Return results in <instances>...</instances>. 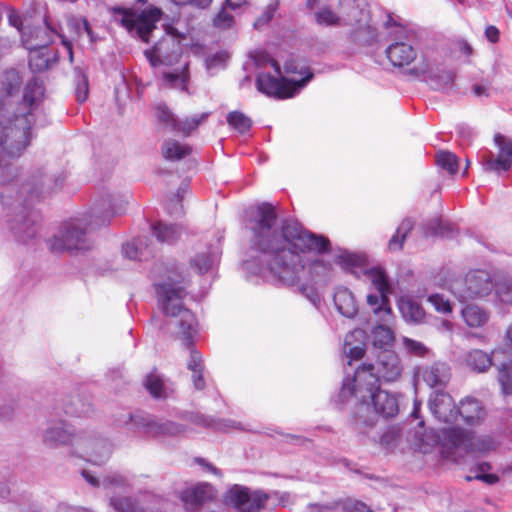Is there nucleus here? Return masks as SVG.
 Segmentation results:
<instances>
[{
	"label": "nucleus",
	"mask_w": 512,
	"mask_h": 512,
	"mask_svg": "<svg viewBox=\"0 0 512 512\" xmlns=\"http://www.w3.org/2000/svg\"><path fill=\"white\" fill-rule=\"evenodd\" d=\"M245 228L252 234V245L261 254L243 261L250 275H259L285 286H297L311 302L319 297L315 288L301 283L306 271L300 253H326L328 238L305 230L294 220L280 219L277 208L269 202L252 205L245 210Z\"/></svg>",
	"instance_id": "obj_1"
},
{
	"label": "nucleus",
	"mask_w": 512,
	"mask_h": 512,
	"mask_svg": "<svg viewBox=\"0 0 512 512\" xmlns=\"http://www.w3.org/2000/svg\"><path fill=\"white\" fill-rule=\"evenodd\" d=\"M336 404L353 407L352 423L360 433L376 423V416L394 417L399 410L395 394L382 386H341Z\"/></svg>",
	"instance_id": "obj_2"
},
{
	"label": "nucleus",
	"mask_w": 512,
	"mask_h": 512,
	"mask_svg": "<svg viewBox=\"0 0 512 512\" xmlns=\"http://www.w3.org/2000/svg\"><path fill=\"white\" fill-rule=\"evenodd\" d=\"M42 442L48 448L68 447L71 457H76L94 465H102L112 453V444L94 431H72L63 420H51L42 431Z\"/></svg>",
	"instance_id": "obj_3"
},
{
	"label": "nucleus",
	"mask_w": 512,
	"mask_h": 512,
	"mask_svg": "<svg viewBox=\"0 0 512 512\" xmlns=\"http://www.w3.org/2000/svg\"><path fill=\"white\" fill-rule=\"evenodd\" d=\"M158 305L168 317L165 326L173 328V333L181 340L182 345L191 348L196 334V318L191 310L185 308L182 300L187 295L185 285L171 278L156 285Z\"/></svg>",
	"instance_id": "obj_4"
},
{
	"label": "nucleus",
	"mask_w": 512,
	"mask_h": 512,
	"mask_svg": "<svg viewBox=\"0 0 512 512\" xmlns=\"http://www.w3.org/2000/svg\"><path fill=\"white\" fill-rule=\"evenodd\" d=\"M112 216L109 209L102 212L93 208L89 218L81 217L64 222L58 232L47 240V246L52 253L74 254L88 251L93 246L88 227L95 229L105 226L109 224Z\"/></svg>",
	"instance_id": "obj_5"
},
{
	"label": "nucleus",
	"mask_w": 512,
	"mask_h": 512,
	"mask_svg": "<svg viewBox=\"0 0 512 512\" xmlns=\"http://www.w3.org/2000/svg\"><path fill=\"white\" fill-rule=\"evenodd\" d=\"M33 137L29 116L17 118L14 127H0V183L5 185L19 176V167L11 160L20 157Z\"/></svg>",
	"instance_id": "obj_6"
},
{
	"label": "nucleus",
	"mask_w": 512,
	"mask_h": 512,
	"mask_svg": "<svg viewBox=\"0 0 512 512\" xmlns=\"http://www.w3.org/2000/svg\"><path fill=\"white\" fill-rule=\"evenodd\" d=\"M114 423L129 432L151 438L176 436L184 431L180 424L173 421L159 422L153 416L139 410H121L114 415Z\"/></svg>",
	"instance_id": "obj_7"
},
{
	"label": "nucleus",
	"mask_w": 512,
	"mask_h": 512,
	"mask_svg": "<svg viewBox=\"0 0 512 512\" xmlns=\"http://www.w3.org/2000/svg\"><path fill=\"white\" fill-rule=\"evenodd\" d=\"M337 262L344 269H351L352 273L357 274L353 269L359 268L371 281L374 289L382 295V306L374 309V314L382 321H386L391 314L389 295L392 293V287L384 270L380 268H367V257L363 254L350 253L344 251L337 257Z\"/></svg>",
	"instance_id": "obj_8"
},
{
	"label": "nucleus",
	"mask_w": 512,
	"mask_h": 512,
	"mask_svg": "<svg viewBox=\"0 0 512 512\" xmlns=\"http://www.w3.org/2000/svg\"><path fill=\"white\" fill-rule=\"evenodd\" d=\"M402 366L398 355L391 349L379 351L375 363L364 362L355 368L352 382L355 384H376L380 381L398 380Z\"/></svg>",
	"instance_id": "obj_9"
},
{
	"label": "nucleus",
	"mask_w": 512,
	"mask_h": 512,
	"mask_svg": "<svg viewBox=\"0 0 512 512\" xmlns=\"http://www.w3.org/2000/svg\"><path fill=\"white\" fill-rule=\"evenodd\" d=\"M499 441L491 435H476L462 428H450V461L459 462L466 456L485 455L496 451Z\"/></svg>",
	"instance_id": "obj_10"
},
{
	"label": "nucleus",
	"mask_w": 512,
	"mask_h": 512,
	"mask_svg": "<svg viewBox=\"0 0 512 512\" xmlns=\"http://www.w3.org/2000/svg\"><path fill=\"white\" fill-rule=\"evenodd\" d=\"M116 21L141 41L148 43L157 29L156 23L161 19L162 11L154 6L140 10L138 7L114 8Z\"/></svg>",
	"instance_id": "obj_11"
},
{
	"label": "nucleus",
	"mask_w": 512,
	"mask_h": 512,
	"mask_svg": "<svg viewBox=\"0 0 512 512\" xmlns=\"http://www.w3.org/2000/svg\"><path fill=\"white\" fill-rule=\"evenodd\" d=\"M413 78L424 77L435 90L445 89L448 84V70L445 54L427 52L421 62L406 70Z\"/></svg>",
	"instance_id": "obj_12"
},
{
	"label": "nucleus",
	"mask_w": 512,
	"mask_h": 512,
	"mask_svg": "<svg viewBox=\"0 0 512 512\" xmlns=\"http://www.w3.org/2000/svg\"><path fill=\"white\" fill-rule=\"evenodd\" d=\"M164 31L165 35L155 43L153 48L145 51V56L153 67L172 66L182 56L183 35L170 25L164 26Z\"/></svg>",
	"instance_id": "obj_13"
},
{
	"label": "nucleus",
	"mask_w": 512,
	"mask_h": 512,
	"mask_svg": "<svg viewBox=\"0 0 512 512\" xmlns=\"http://www.w3.org/2000/svg\"><path fill=\"white\" fill-rule=\"evenodd\" d=\"M312 78L313 73L310 71H307L300 80H289L284 77L278 79L269 73H260L256 79V86L260 92L268 96L284 99L293 97Z\"/></svg>",
	"instance_id": "obj_14"
},
{
	"label": "nucleus",
	"mask_w": 512,
	"mask_h": 512,
	"mask_svg": "<svg viewBox=\"0 0 512 512\" xmlns=\"http://www.w3.org/2000/svg\"><path fill=\"white\" fill-rule=\"evenodd\" d=\"M225 502L240 512H260L266 505L268 494L262 490L250 491L249 488L234 484L225 493Z\"/></svg>",
	"instance_id": "obj_15"
},
{
	"label": "nucleus",
	"mask_w": 512,
	"mask_h": 512,
	"mask_svg": "<svg viewBox=\"0 0 512 512\" xmlns=\"http://www.w3.org/2000/svg\"><path fill=\"white\" fill-rule=\"evenodd\" d=\"M44 97V86L41 81L36 78H33L29 81L24 88L23 102L22 105L26 112H21L18 114H14L13 118H5L3 112L5 110V105L3 101L0 99V127L6 129L7 127H14L17 118L22 116H29L31 119V126L35 122L34 111L38 107L39 103L42 101Z\"/></svg>",
	"instance_id": "obj_16"
},
{
	"label": "nucleus",
	"mask_w": 512,
	"mask_h": 512,
	"mask_svg": "<svg viewBox=\"0 0 512 512\" xmlns=\"http://www.w3.org/2000/svg\"><path fill=\"white\" fill-rule=\"evenodd\" d=\"M463 285V290L456 288L455 283L453 284V287H450V292H453L463 300L485 297L489 295L496 286L491 274L482 269L469 271L464 278Z\"/></svg>",
	"instance_id": "obj_17"
},
{
	"label": "nucleus",
	"mask_w": 512,
	"mask_h": 512,
	"mask_svg": "<svg viewBox=\"0 0 512 512\" xmlns=\"http://www.w3.org/2000/svg\"><path fill=\"white\" fill-rule=\"evenodd\" d=\"M385 25L387 27L396 26V37L385 50L388 60L394 67L403 68L409 66L416 59L417 52L411 44L402 40L405 35L404 28L397 25L391 16H388Z\"/></svg>",
	"instance_id": "obj_18"
},
{
	"label": "nucleus",
	"mask_w": 512,
	"mask_h": 512,
	"mask_svg": "<svg viewBox=\"0 0 512 512\" xmlns=\"http://www.w3.org/2000/svg\"><path fill=\"white\" fill-rule=\"evenodd\" d=\"M339 13L342 25L357 27L370 21L366 0H339Z\"/></svg>",
	"instance_id": "obj_19"
},
{
	"label": "nucleus",
	"mask_w": 512,
	"mask_h": 512,
	"mask_svg": "<svg viewBox=\"0 0 512 512\" xmlns=\"http://www.w3.org/2000/svg\"><path fill=\"white\" fill-rule=\"evenodd\" d=\"M41 217L36 211L21 212L10 223V230L19 242L26 243L33 239L38 231Z\"/></svg>",
	"instance_id": "obj_20"
},
{
	"label": "nucleus",
	"mask_w": 512,
	"mask_h": 512,
	"mask_svg": "<svg viewBox=\"0 0 512 512\" xmlns=\"http://www.w3.org/2000/svg\"><path fill=\"white\" fill-rule=\"evenodd\" d=\"M50 39H44L33 43L28 38H23V44L29 50V67L32 71L41 72L48 69L52 63L56 62V57L50 56L48 44Z\"/></svg>",
	"instance_id": "obj_21"
},
{
	"label": "nucleus",
	"mask_w": 512,
	"mask_h": 512,
	"mask_svg": "<svg viewBox=\"0 0 512 512\" xmlns=\"http://www.w3.org/2000/svg\"><path fill=\"white\" fill-rule=\"evenodd\" d=\"M494 143L498 148V156L496 159H488L485 163V169L489 171H508L512 166V139L496 133Z\"/></svg>",
	"instance_id": "obj_22"
},
{
	"label": "nucleus",
	"mask_w": 512,
	"mask_h": 512,
	"mask_svg": "<svg viewBox=\"0 0 512 512\" xmlns=\"http://www.w3.org/2000/svg\"><path fill=\"white\" fill-rule=\"evenodd\" d=\"M214 488L208 483H198L187 487L180 494V499L187 510H195L214 497Z\"/></svg>",
	"instance_id": "obj_23"
},
{
	"label": "nucleus",
	"mask_w": 512,
	"mask_h": 512,
	"mask_svg": "<svg viewBox=\"0 0 512 512\" xmlns=\"http://www.w3.org/2000/svg\"><path fill=\"white\" fill-rule=\"evenodd\" d=\"M486 412L480 402L471 397L460 401L456 408L455 420L461 418L464 424L468 426H478L485 419Z\"/></svg>",
	"instance_id": "obj_24"
},
{
	"label": "nucleus",
	"mask_w": 512,
	"mask_h": 512,
	"mask_svg": "<svg viewBox=\"0 0 512 512\" xmlns=\"http://www.w3.org/2000/svg\"><path fill=\"white\" fill-rule=\"evenodd\" d=\"M190 79L188 63H185L181 68L174 69L173 71H164L162 73L161 84L165 88L179 89L188 93V81Z\"/></svg>",
	"instance_id": "obj_25"
},
{
	"label": "nucleus",
	"mask_w": 512,
	"mask_h": 512,
	"mask_svg": "<svg viewBox=\"0 0 512 512\" xmlns=\"http://www.w3.org/2000/svg\"><path fill=\"white\" fill-rule=\"evenodd\" d=\"M363 331L357 329L353 332H350L346 335L343 345V353L348 359V366L355 371L352 367V362L357 361L363 358L365 354V344L363 341L359 340L357 345H353V342L358 338H363Z\"/></svg>",
	"instance_id": "obj_26"
},
{
	"label": "nucleus",
	"mask_w": 512,
	"mask_h": 512,
	"mask_svg": "<svg viewBox=\"0 0 512 512\" xmlns=\"http://www.w3.org/2000/svg\"><path fill=\"white\" fill-rule=\"evenodd\" d=\"M334 304L338 312L347 318H353L358 312L353 293L347 288H339L334 294Z\"/></svg>",
	"instance_id": "obj_27"
},
{
	"label": "nucleus",
	"mask_w": 512,
	"mask_h": 512,
	"mask_svg": "<svg viewBox=\"0 0 512 512\" xmlns=\"http://www.w3.org/2000/svg\"><path fill=\"white\" fill-rule=\"evenodd\" d=\"M147 241L146 237H138L131 242H127L122 246L123 255L130 260L147 259L151 255Z\"/></svg>",
	"instance_id": "obj_28"
},
{
	"label": "nucleus",
	"mask_w": 512,
	"mask_h": 512,
	"mask_svg": "<svg viewBox=\"0 0 512 512\" xmlns=\"http://www.w3.org/2000/svg\"><path fill=\"white\" fill-rule=\"evenodd\" d=\"M152 231L158 241L172 244L176 242L182 233V229L177 224H168L158 221L152 226Z\"/></svg>",
	"instance_id": "obj_29"
},
{
	"label": "nucleus",
	"mask_w": 512,
	"mask_h": 512,
	"mask_svg": "<svg viewBox=\"0 0 512 512\" xmlns=\"http://www.w3.org/2000/svg\"><path fill=\"white\" fill-rule=\"evenodd\" d=\"M372 344L375 349H390L395 341L393 331L386 325H377L371 331Z\"/></svg>",
	"instance_id": "obj_30"
},
{
	"label": "nucleus",
	"mask_w": 512,
	"mask_h": 512,
	"mask_svg": "<svg viewBox=\"0 0 512 512\" xmlns=\"http://www.w3.org/2000/svg\"><path fill=\"white\" fill-rule=\"evenodd\" d=\"M461 315L465 323L470 327H480L488 321L487 312L474 304L466 305L461 310Z\"/></svg>",
	"instance_id": "obj_31"
},
{
	"label": "nucleus",
	"mask_w": 512,
	"mask_h": 512,
	"mask_svg": "<svg viewBox=\"0 0 512 512\" xmlns=\"http://www.w3.org/2000/svg\"><path fill=\"white\" fill-rule=\"evenodd\" d=\"M1 91L7 96L17 94L22 85V77L15 69H8L1 76Z\"/></svg>",
	"instance_id": "obj_32"
},
{
	"label": "nucleus",
	"mask_w": 512,
	"mask_h": 512,
	"mask_svg": "<svg viewBox=\"0 0 512 512\" xmlns=\"http://www.w3.org/2000/svg\"><path fill=\"white\" fill-rule=\"evenodd\" d=\"M191 153V148L176 140H167L162 145V155L169 161H178Z\"/></svg>",
	"instance_id": "obj_33"
},
{
	"label": "nucleus",
	"mask_w": 512,
	"mask_h": 512,
	"mask_svg": "<svg viewBox=\"0 0 512 512\" xmlns=\"http://www.w3.org/2000/svg\"><path fill=\"white\" fill-rule=\"evenodd\" d=\"M399 310L407 321L420 322L425 315L423 308L411 299H401Z\"/></svg>",
	"instance_id": "obj_34"
},
{
	"label": "nucleus",
	"mask_w": 512,
	"mask_h": 512,
	"mask_svg": "<svg viewBox=\"0 0 512 512\" xmlns=\"http://www.w3.org/2000/svg\"><path fill=\"white\" fill-rule=\"evenodd\" d=\"M467 366L477 372H484L493 365V360L487 353L482 350H473L466 356Z\"/></svg>",
	"instance_id": "obj_35"
},
{
	"label": "nucleus",
	"mask_w": 512,
	"mask_h": 512,
	"mask_svg": "<svg viewBox=\"0 0 512 512\" xmlns=\"http://www.w3.org/2000/svg\"><path fill=\"white\" fill-rule=\"evenodd\" d=\"M414 221L410 218H405L398 226L396 233L391 237L388 247L391 251H400L403 243L413 229Z\"/></svg>",
	"instance_id": "obj_36"
},
{
	"label": "nucleus",
	"mask_w": 512,
	"mask_h": 512,
	"mask_svg": "<svg viewBox=\"0 0 512 512\" xmlns=\"http://www.w3.org/2000/svg\"><path fill=\"white\" fill-rule=\"evenodd\" d=\"M64 412L67 415L83 416L87 415L91 411V404L81 398L79 395L71 397L63 404Z\"/></svg>",
	"instance_id": "obj_37"
},
{
	"label": "nucleus",
	"mask_w": 512,
	"mask_h": 512,
	"mask_svg": "<svg viewBox=\"0 0 512 512\" xmlns=\"http://www.w3.org/2000/svg\"><path fill=\"white\" fill-rule=\"evenodd\" d=\"M441 384L439 370L435 366H419L414 371V384Z\"/></svg>",
	"instance_id": "obj_38"
},
{
	"label": "nucleus",
	"mask_w": 512,
	"mask_h": 512,
	"mask_svg": "<svg viewBox=\"0 0 512 512\" xmlns=\"http://www.w3.org/2000/svg\"><path fill=\"white\" fill-rule=\"evenodd\" d=\"M227 123L236 131L245 134L252 127V120L241 111H231L226 117Z\"/></svg>",
	"instance_id": "obj_39"
},
{
	"label": "nucleus",
	"mask_w": 512,
	"mask_h": 512,
	"mask_svg": "<svg viewBox=\"0 0 512 512\" xmlns=\"http://www.w3.org/2000/svg\"><path fill=\"white\" fill-rule=\"evenodd\" d=\"M352 40L362 46L371 45L376 39L375 30L369 25V23H365V25L357 26L351 34Z\"/></svg>",
	"instance_id": "obj_40"
},
{
	"label": "nucleus",
	"mask_w": 512,
	"mask_h": 512,
	"mask_svg": "<svg viewBox=\"0 0 512 512\" xmlns=\"http://www.w3.org/2000/svg\"><path fill=\"white\" fill-rule=\"evenodd\" d=\"M188 368L192 372V381L194 382V384L206 381V378L204 376V366L202 363L201 354L195 349H191L190 360L188 361Z\"/></svg>",
	"instance_id": "obj_41"
},
{
	"label": "nucleus",
	"mask_w": 512,
	"mask_h": 512,
	"mask_svg": "<svg viewBox=\"0 0 512 512\" xmlns=\"http://www.w3.org/2000/svg\"><path fill=\"white\" fill-rule=\"evenodd\" d=\"M59 179L53 180L51 177L40 172L39 180L33 181V187L31 193L39 196L45 193H50L54 188L62 184V181L58 183Z\"/></svg>",
	"instance_id": "obj_42"
},
{
	"label": "nucleus",
	"mask_w": 512,
	"mask_h": 512,
	"mask_svg": "<svg viewBox=\"0 0 512 512\" xmlns=\"http://www.w3.org/2000/svg\"><path fill=\"white\" fill-rule=\"evenodd\" d=\"M217 260L218 255L215 252H207L196 255L191 263L200 274H203L209 271Z\"/></svg>",
	"instance_id": "obj_43"
},
{
	"label": "nucleus",
	"mask_w": 512,
	"mask_h": 512,
	"mask_svg": "<svg viewBox=\"0 0 512 512\" xmlns=\"http://www.w3.org/2000/svg\"><path fill=\"white\" fill-rule=\"evenodd\" d=\"M337 509L343 512H372L364 502L354 498H344L336 501Z\"/></svg>",
	"instance_id": "obj_44"
},
{
	"label": "nucleus",
	"mask_w": 512,
	"mask_h": 512,
	"mask_svg": "<svg viewBox=\"0 0 512 512\" xmlns=\"http://www.w3.org/2000/svg\"><path fill=\"white\" fill-rule=\"evenodd\" d=\"M315 20L320 25H342L340 13L333 12L329 7H323L315 13Z\"/></svg>",
	"instance_id": "obj_45"
},
{
	"label": "nucleus",
	"mask_w": 512,
	"mask_h": 512,
	"mask_svg": "<svg viewBox=\"0 0 512 512\" xmlns=\"http://www.w3.org/2000/svg\"><path fill=\"white\" fill-rule=\"evenodd\" d=\"M111 505L117 512H144L138 503L129 497L112 498Z\"/></svg>",
	"instance_id": "obj_46"
},
{
	"label": "nucleus",
	"mask_w": 512,
	"mask_h": 512,
	"mask_svg": "<svg viewBox=\"0 0 512 512\" xmlns=\"http://www.w3.org/2000/svg\"><path fill=\"white\" fill-rule=\"evenodd\" d=\"M423 235L425 237L442 236L446 230L441 218L434 217L422 224Z\"/></svg>",
	"instance_id": "obj_47"
},
{
	"label": "nucleus",
	"mask_w": 512,
	"mask_h": 512,
	"mask_svg": "<svg viewBox=\"0 0 512 512\" xmlns=\"http://www.w3.org/2000/svg\"><path fill=\"white\" fill-rule=\"evenodd\" d=\"M75 84L76 99L83 103L88 97L89 84L87 77L80 70H75Z\"/></svg>",
	"instance_id": "obj_48"
},
{
	"label": "nucleus",
	"mask_w": 512,
	"mask_h": 512,
	"mask_svg": "<svg viewBox=\"0 0 512 512\" xmlns=\"http://www.w3.org/2000/svg\"><path fill=\"white\" fill-rule=\"evenodd\" d=\"M401 442V434L392 428L383 433L380 438V445L387 451H394Z\"/></svg>",
	"instance_id": "obj_49"
},
{
	"label": "nucleus",
	"mask_w": 512,
	"mask_h": 512,
	"mask_svg": "<svg viewBox=\"0 0 512 512\" xmlns=\"http://www.w3.org/2000/svg\"><path fill=\"white\" fill-rule=\"evenodd\" d=\"M207 117L208 113H203L200 116H193L182 121L178 120L176 130L188 135L195 130L201 122L206 120Z\"/></svg>",
	"instance_id": "obj_50"
},
{
	"label": "nucleus",
	"mask_w": 512,
	"mask_h": 512,
	"mask_svg": "<svg viewBox=\"0 0 512 512\" xmlns=\"http://www.w3.org/2000/svg\"><path fill=\"white\" fill-rule=\"evenodd\" d=\"M128 479L124 475L118 472H112L107 474L101 481V484L105 488H119L127 485Z\"/></svg>",
	"instance_id": "obj_51"
},
{
	"label": "nucleus",
	"mask_w": 512,
	"mask_h": 512,
	"mask_svg": "<svg viewBox=\"0 0 512 512\" xmlns=\"http://www.w3.org/2000/svg\"><path fill=\"white\" fill-rule=\"evenodd\" d=\"M157 117L161 123L165 124L171 130H176L178 119L166 106H158Z\"/></svg>",
	"instance_id": "obj_52"
},
{
	"label": "nucleus",
	"mask_w": 512,
	"mask_h": 512,
	"mask_svg": "<svg viewBox=\"0 0 512 512\" xmlns=\"http://www.w3.org/2000/svg\"><path fill=\"white\" fill-rule=\"evenodd\" d=\"M495 293L502 303L512 305V282H501L495 286Z\"/></svg>",
	"instance_id": "obj_53"
},
{
	"label": "nucleus",
	"mask_w": 512,
	"mask_h": 512,
	"mask_svg": "<svg viewBox=\"0 0 512 512\" xmlns=\"http://www.w3.org/2000/svg\"><path fill=\"white\" fill-rule=\"evenodd\" d=\"M491 468L489 463H482L479 465L480 473H477L475 476H467L466 480L470 481L472 479L481 480L487 484H495L499 481V477L496 474H486L485 470H489Z\"/></svg>",
	"instance_id": "obj_54"
},
{
	"label": "nucleus",
	"mask_w": 512,
	"mask_h": 512,
	"mask_svg": "<svg viewBox=\"0 0 512 512\" xmlns=\"http://www.w3.org/2000/svg\"><path fill=\"white\" fill-rule=\"evenodd\" d=\"M453 51L459 52L464 57L463 63H470V57L473 54L471 45L464 39H457L453 41Z\"/></svg>",
	"instance_id": "obj_55"
},
{
	"label": "nucleus",
	"mask_w": 512,
	"mask_h": 512,
	"mask_svg": "<svg viewBox=\"0 0 512 512\" xmlns=\"http://www.w3.org/2000/svg\"><path fill=\"white\" fill-rule=\"evenodd\" d=\"M185 189L180 187L177 191V194L174 195L170 202L167 204V210L171 215H181L183 213L182 209V197Z\"/></svg>",
	"instance_id": "obj_56"
},
{
	"label": "nucleus",
	"mask_w": 512,
	"mask_h": 512,
	"mask_svg": "<svg viewBox=\"0 0 512 512\" xmlns=\"http://www.w3.org/2000/svg\"><path fill=\"white\" fill-rule=\"evenodd\" d=\"M403 344L406 350L415 356H424L428 351L422 342L407 337L403 339Z\"/></svg>",
	"instance_id": "obj_57"
},
{
	"label": "nucleus",
	"mask_w": 512,
	"mask_h": 512,
	"mask_svg": "<svg viewBox=\"0 0 512 512\" xmlns=\"http://www.w3.org/2000/svg\"><path fill=\"white\" fill-rule=\"evenodd\" d=\"M229 59V54L224 51L215 53L212 56L206 58L205 63L207 69H213L217 67H224L225 63Z\"/></svg>",
	"instance_id": "obj_58"
},
{
	"label": "nucleus",
	"mask_w": 512,
	"mask_h": 512,
	"mask_svg": "<svg viewBox=\"0 0 512 512\" xmlns=\"http://www.w3.org/2000/svg\"><path fill=\"white\" fill-rule=\"evenodd\" d=\"M499 384H512V360L497 367Z\"/></svg>",
	"instance_id": "obj_59"
},
{
	"label": "nucleus",
	"mask_w": 512,
	"mask_h": 512,
	"mask_svg": "<svg viewBox=\"0 0 512 512\" xmlns=\"http://www.w3.org/2000/svg\"><path fill=\"white\" fill-rule=\"evenodd\" d=\"M233 16L223 7L215 16L213 23L218 28H229L233 24Z\"/></svg>",
	"instance_id": "obj_60"
},
{
	"label": "nucleus",
	"mask_w": 512,
	"mask_h": 512,
	"mask_svg": "<svg viewBox=\"0 0 512 512\" xmlns=\"http://www.w3.org/2000/svg\"><path fill=\"white\" fill-rule=\"evenodd\" d=\"M205 425L211 426L216 430L229 431L230 429H241L240 423L233 420H218L206 422Z\"/></svg>",
	"instance_id": "obj_61"
},
{
	"label": "nucleus",
	"mask_w": 512,
	"mask_h": 512,
	"mask_svg": "<svg viewBox=\"0 0 512 512\" xmlns=\"http://www.w3.org/2000/svg\"><path fill=\"white\" fill-rule=\"evenodd\" d=\"M428 302L432 304V306L435 308L437 312H448V300L444 299L443 295L432 294L428 297Z\"/></svg>",
	"instance_id": "obj_62"
},
{
	"label": "nucleus",
	"mask_w": 512,
	"mask_h": 512,
	"mask_svg": "<svg viewBox=\"0 0 512 512\" xmlns=\"http://www.w3.org/2000/svg\"><path fill=\"white\" fill-rule=\"evenodd\" d=\"M276 9V4H269L266 7L265 11L262 13V15L259 16L257 20L254 22V27L259 28L267 24L273 18Z\"/></svg>",
	"instance_id": "obj_63"
},
{
	"label": "nucleus",
	"mask_w": 512,
	"mask_h": 512,
	"mask_svg": "<svg viewBox=\"0 0 512 512\" xmlns=\"http://www.w3.org/2000/svg\"><path fill=\"white\" fill-rule=\"evenodd\" d=\"M194 463L200 466L204 472L211 473L219 478L222 477L221 470L215 467L212 463L208 462L205 458L196 457L194 459Z\"/></svg>",
	"instance_id": "obj_64"
}]
</instances>
